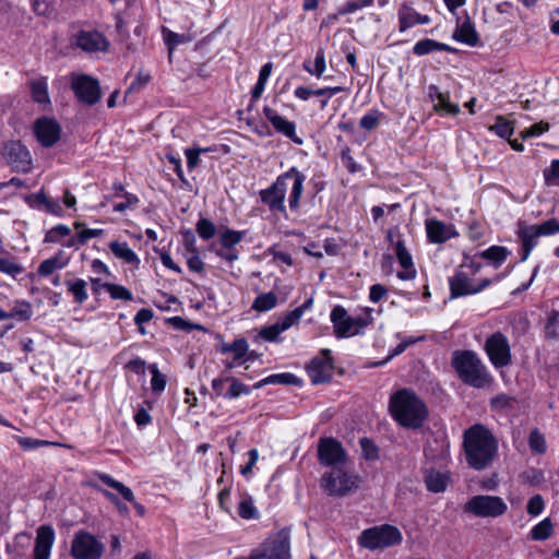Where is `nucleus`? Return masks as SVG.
Masks as SVG:
<instances>
[{
  "mask_svg": "<svg viewBox=\"0 0 559 559\" xmlns=\"http://www.w3.org/2000/svg\"><path fill=\"white\" fill-rule=\"evenodd\" d=\"M465 459L476 471L487 468L498 451V442L492 432L481 424H475L463 433Z\"/></svg>",
  "mask_w": 559,
  "mask_h": 559,
  "instance_id": "obj_1",
  "label": "nucleus"
},
{
  "mask_svg": "<svg viewBox=\"0 0 559 559\" xmlns=\"http://www.w3.org/2000/svg\"><path fill=\"white\" fill-rule=\"evenodd\" d=\"M392 418L402 427L420 428L428 418L426 404L409 389H401L393 393L389 402Z\"/></svg>",
  "mask_w": 559,
  "mask_h": 559,
  "instance_id": "obj_2",
  "label": "nucleus"
},
{
  "mask_svg": "<svg viewBox=\"0 0 559 559\" xmlns=\"http://www.w3.org/2000/svg\"><path fill=\"white\" fill-rule=\"evenodd\" d=\"M451 365L459 379L468 386L485 389L491 385L493 381L486 365L473 350L463 349L453 352Z\"/></svg>",
  "mask_w": 559,
  "mask_h": 559,
  "instance_id": "obj_3",
  "label": "nucleus"
},
{
  "mask_svg": "<svg viewBox=\"0 0 559 559\" xmlns=\"http://www.w3.org/2000/svg\"><path fill=\"white\" fill-rule=\"evenodd\" d=\"M402 534L396 526L382 524L361 532L358 544L366 549L376 550L401 544Z\"/></svg>",
  "mask_w": 559,
  "mask_h": 559,
  "instance_id": "obj_4",
  "label": "nucleus"
},
{
  "mask_svg": "<svg viewBox=\"0 0 559 559\" xmlns=\"http://www.w3.org/2000/svg\"><path fill=\"white\" fill-rule=\"evenodd\" d=\"M0 155L13 171L27 174L33 168L31 152L20 140L3 142L0 147Z\"/></svg>",
  "mask_w": 559,
  "mask_h": 559,
  "instance_id": "obj_5",
  "label": "nucleus"
},
{
  "mask_svg": "<svg viewBox=\"0 0 559 559\" xmlns=\"http://www.w3.org/2000/svg\"><path fill=\"white\" fill-rule=\"evenodd\" d=\"M360 478L357 475L348 473L342 466L332 468L322 477V487L330 496L344 497L356 490Z\"/></svg>",
  "mask_w": 559,
  "mask_h": 559,
  "instance_id": "obj_6",
  "label": "nucleus"
},
{
  "mask_svg": "<svg viewBox=\"0 0 559 559\" xmlns=\"http://www.w3.org/2000/svg\"><path fill=\"white\" fill-rule=\"evenodd\" d=\"M104 544L92 533L80 530L74 533L70 555L73 559H100Z\"/></svg>",
  "mask_w": 559,
  "mask_h": 559,
  "instance_id": "obj_7",
  "label": "nucleus"
},
{
  "mask_svg": "<svg viewBox=\"0 0 559 559\" xmlns=\"http://www.w3.org/2000/svg\"><path fill=\"white\" fill-rule=\"evenodd\" d=\"M484 350L496 369H502L512 364L511 346L508 337L497 331L490 334L484 344Z\"/></svg>",
  "mask_w": 559,
  "mask_h": 559,
  "instance_id": "obj_8",
  "label": "nucleus"
},
{
  "mask_svg": "<svg viewBox=\"0 0 559 559\" xmlns=\"http://www.w3.org/2000/svg\"><path fill=\"white\" fill-rule=\"evenodd\" d=\"M492 283L490 278H483L478 282L473 280L472 274L459 267L454 275L449 278L450 297L459 298L467 295H475L483 292Z\"/></svg>",
  "mask_w": 559,
  "mask_h": 559,
  "instance_id": "obj_9",
  "label": "nucleus"
},
{
  "mask_svg": "<svg viewBox=\"0 0 559 559\" xmlns=\"http://www.w3.org/2000/svg\"><path fill=\"white\" fill-rule=\"evenodd\" d=\"M508 510L507 503L498 496L478 495L465 504V511L480 518H497Z\"/></svg>",
  "mask_w": 559,
  "mask_h": 559,
  "instance_id": "obj_10",
  "label": "nucleus"
},
{
  "mask_svg": "<svg viewBox=\"0 0 559 559\" xmlns=\"http://www.w3.org/2000/svg\"><path fill=\"white\" fill-rule=\"evenodd\" d=\"M71 88L76 98L87 106H93L100 99L99 83L96 79L90 75H73L71 80Z\"/></svg>",
  "mask_w": 559,
  "mask_h": 559,
  "instance_id": "obj_11",
  "label": "nucleus"
},
{
  "mask_svg": "<svg viewBox=\"0 0 559 559\" xmlns=\"http://www.w3.org/2000/svg\"><path fill=\"white\" fill-rule=\"evenodd\" d=\"M72 44L87 53L106 52L110 43L96 29H81L72 36Z\"/></svg>",
  "mask_w": 559,
  "mask_h": 559,
  "instance_id": "obj_12",
  "label": "nucleus"
},
{
  "mask_svg": "<svg viewBox=\"0 0 559 559\" xmlns=\"http://www.w3.org/2000/svg\"><path fill=\"white\" fill-rule=\"evenodd\" d=\"M318 457L322 465L335 468L346 462V452L336 439L321 438L318 444Z\"/></svg>",
  "mask_w": 559,
  "mask_h": 559,
  "instance_id": "obj_13",
  "label": "nucleus"
},
{
  "mask_svg": "<svg viewBox=\"0 0 559 559\" xmlns=\"http://www.w3.org/2000/svg\"><path fill=\"white\" fill-rule=\"evenodd\" d=\"M322 357H316L307 367L308 376L313 384L329 382L333 376V361L329 349L321 352Z\"/></svg>",
  "mask_w": 559,
  "mask_h": 559,
  "instance_id": "obj_14",
  "label": "nucleus"
},
{
  "mask_svg": "<svg viewBox=\"0 0 559 559\" xmlns=\"http://www.w3.org/2000/svg\"><path fill=\"white\" fill-rule=\"evenodd\" d=\"M34 131L38 142L45 147H51L59 141L61 134L59 123L51 118L37 119Z\"/></svg>",
  "mask_w": 559,
  "mask_h": 559,
  "instance_id": "obj_15",
  "label": "nucleus"
},
{
  "mask_svg": "<svg viewBox=\"0 0 559 559\" xmlns=\"http://www.w3.org/2000/svg\"><path fill=\"white\" fill-rule=\"evenodd\" d=\"M305 180L306 176L295 167L290 168L282 176V186L284 185L290 188L288 204L292 210H297L299 206Z\"/></svg>",
  "mask_w": 559,
  "mask_h": 559,
  "instance_id": "obj_16",
  "label": "nucleus"
},
{
  "mask_svg": "<svg viewBox=\"0 0 559 559\" xmlns=\"http://www.w3.org/2000/svg\"><path fill=\"white\" fill-rule=\"evenodd\" d=\"M55 543V530L51 525H40L36 531L34 559H49Z\"/></svg>",
  "mask_w": 559,
  "mask_h": 559,
  "instance_id": "obj_17",
  "label": "nucleus"
},
{
  "mask_svg": "<svg viewBox=\"0 0 559 559\" xmlns=\"http://www.w3.org/2000/svg\"><path fill=\"white\" fill-rule=\"evenodd\" d=\"M331 322L333 323L334 334L337 338L354 336V322L344 307L335 306L332 309Z\"/></svg>",
  "mask_w": 559,
  "mask_h": 559,
  "instance_id": "obj_18",
  "label": "nucleus"
},
{
  "mask_svg": "<svg viewBox=\"0 0 559 559\" xmlns=\"http://www.w3.org/2000/svg\"><path fill=\"white\" fill-rule=\"evenodd\" d=\"M428 95L433 103V109L441 115L455 116L460 112L459 105L450 102L448 92H441L438 86L429 85Z\"/></svg>",
  "mask_w": 559,
  "mask_h": 559,
  "instance_id": "obj_19",
  "label": "nucleus"
},
{
  "mask_svg": "<svg viewBox=\"0 0 559 559\" xmlns=\"http://www.w3.org/2000/svg\"><path fill=\"white\" fill-rule=\"evenodd\" d=\"M516 235L522 245L521 261H525L536 247L540 236L537 234L535 226L527 225L524 222H519Z\"/></svg>",
  "mask_w": 559,
  "mask_h": 559,
  "instance_id": "obj_20",
  "label": "nucleus"
},
{
  "mask_svg": "<svg viewBox=\"0 0 559 559\" xmlns=\"http://www.w3.org/2000/svg\"><path fill=\"white\" fill-rule=\"evenodd\" d=\"M426 233L431 243H443L456 236L451 225L435 218L426 221Z\"/></svg>",
  "mask_w": 559,
  "mask_h": 559,
  "instance_id": "obj_21",
  "label": "nucleus"
},
{
  "mask_svg": "<svg viewBox=\"0 0 559 559\" xmlns=\"http://www.w3.org/2000/svg\"><path fill=\"white\" fill-rule=\"evenodd\" d=\"M399 31L401 33L405 32L406 29L417 25V24H428L430 23V17L428 15H423L416 12L414 8H412L407 3H402L399 12Z\"/></svg>",
  "mask_w": 559,
  "mask_h": 559,
  "instance_id": "obj_22",
  "label": "nucleus"
},
{
  "mask_svg": "<svg viewBox=\"0 0 559 559\" xmlns=\"http://www.w3.org/2000/svg\"><path fill=\"white\" fill-rule=\"evenodd\" d=\"M452 38L471 47H476L480 43L475 25L468 16L462 23H457Z\"/></svg>",
  "mask_w": 559,
  "mask_h": 559,
  "instance_id": "obj_23",
  "label": "nucleus"
},
{
  "mask_svg": "<svg viewBox=\"0 0 559 559\" xmlns=\"http://www.w3.org/2000/svg\"><path fill=\"white\" fill-rule=\"evenodd\" d=\"M395 254L400 265L404 269V271L397 272V277L403 281L413 280L416 276V270L414 269L412 255L401 239L396 241Z\"/></svg>",
  "mask_w": 559,
  "mask_h": 559,
  "instance_id": "obj_24",
  "label": "nucleus"
},
{
  "mask_svg": "<svg viewBox=\"0 0 559 559\" xmlns=\"http://www.w3.org/2000/svg\"><path fill=\"white\" fill-rule=\"evenodd\" d=\"M451 475L449 472L436 471L433 468H427L424 472V481L427 490L439 493L445 491Z\"/></svg>",
  "mask_w": 559,
  "mask_h": 559,
  "instance_id": "obj_25",
  "label": "nucleus"
},
{
  "mask_svg": "<svg viewBox=\"0 0 559 559\" xmlns=\"http://www.w3.org/2000/svg\"><path fill=\"white\" fill-rule=\"evenodd\" d=\"M433 51L456 52L457 50L452 46L439 43L430 38L418 40L413 47V53L418 57L431 53Z\"/></svg>",
  "mask_w": 559,
  "mask_h": 559,
  "instance_id": "obj_26",
  "label": "nucleus"
},
{
  "mask_svg": "<svg viewBox=\"0 0 559 559\" xmlns=\"http://www.w3.org/2000/svg\"><path fill=\"white\" fill-rule=\"evenodd\" d=\"M162 35L168 48L169 58H171L173 51L178 45L188 44L194 39V35H192L191 33L178 34L165 26L162 27Z\"/></svg>",
  "mask_w": 559,
  "mask_h": 559,
  "instance_id": "obj_27",
  "label": "nucleus"
},
{
  "mask_svg": "<svg viewBox=\"0 0 559 559\" xmlns=\"http://www.w3.org/2000/svg\"><path fill=\"white\" fill-rule=\"evenodd\" d=\"M109 249L112 254L128 264L138 265L140 260L127 242L111 241Z\"/></svg>",
  "mask_w": 559,
  "mask_h": 559,
  "instance_id": "obj_28",
  "label": "nucleus"
},
{
  "mask_svg": "<svg viewBox=\"0 0 559 559\" xmlns=\"http://www.w3.org/2000/svg\"><path fill=\"white\" fill-rule=\"evenodd\" d=\"M510 251L506 247L491 246L480 252V258L489 261L496 269H498L509 257Z\"/></svg>",
  "mask_w": 559,
  "mask_h": 559,
  "instance_id": "obj_29",
  "label": "nucleus"
},
{
  "mask_svg": "<svg viewBox=\"0 0 559 559\" xmlns=\"http://www.w3.org/2000/svg\"><path fill=\"white\" fill-rule=\"evenodd\" d=\"M68 292L73 296L74 302L83 305L87 298L86 282L82 278H74L66 281Z\"/></svg>",
  "mask_w": 559,
  "mask_h": 559,
  "instance_id": "obj_30",
  "label": "nucleus"
},
{
  "mask_svg": "<svg viewBox=\"0 0 559 559\" xmlns=\"http://www.w3.org/2000/svg\"><path fill=\"white\" fill-rule=\"evenodd\" d=\"M219 352L223 354L230 353L234 356V361L242 362L248 353V343L245 338H237L230 344H223Z\"/></svg>",
  "mask_w": 559,
  "mask_h": 559,
  "instance_id": "obj_31",
  "label": "nucleus"
},
{
  "mask_svg": "<svg viewBox=\"0 0 559 559\" xmlns=\"http://www.w3.org/2000/svg\"><path fill=\"white\" fill-rule=\"evenodd\" d=\"M313 299L308 298L302 305L288 312L282 318V332L297 324L306 310H309L312 306Z\"/></svg>",
  "mask_w": 559,
  "mask_h": 559,
  "instance_id": "obj_32",
  "label": "nucleus"
},
{
  "mask_svg": "<svg viewBox=\"0 0 559 559\" xmlns=\"http://www.w3.org/2000/svg\"><path fill=\"white\" fill-rule=\"evenodd\" d=\"M98 478L99 480L105 484L106 486L110 487V488H114L115 490H117L121 496L122 498L128 501V502H134V495L132 492V490L127 487L124 484H122L121 481H118L116 479H114L110 475L108 474H99L98 475Z\"/></svg>",
  "mask_w": 559,
  "mask_h": 559,
  "instance_id": "obj_33",
  "label": "nucleus"
},
{
  "mask_svg": "<svg viewBox=\"0 0 559 559\" xmlns=\"http://www.w3.org/2000/svg\"><path fill=\"white\" fill-rule=\"evenodd\" d=\"M280 177L267 188L261 190V201L269 205L271 210H280Z\"/></svg>",
  "mask_w": 559,
  "mask_h": 559,
  "instance_id": "obj_34",
  "label": "nucleus"
},
{
  "mask_svg": "<svg viewBox=\"0 0 559 559\" xmlns=\"http://www.w3.org/2000/svg\"><path fill=\"white\" fill-rule=\"evenodd\" d=\"M9 313L10 319H15L20 322H23L31 319L33 316V308L32 305L26 300H15Z\"/></svg>",
  "mask_w": 559,
  "mask_h": 559,
  "instance_id": "obj_35",
  "label": "nucleus"
},
{
  "mask_svg": "<svg viewBox=\"0 0 559 559\" xmlns=\"http://www.w3.org/2000/svg\"><path fill=\"white\" fill-rule=\"evenodd\" d=\"M32 98L39 104L50 103L46 79H38L31 82Z\"/></svg>",
  "mask_w": 559,
  "mask_h": 559,
  "instance_id": "obj_36",
  "label": "nucleus"
},
{
  "mask_svg": "<svg viewBox=\"0 0 559 559\" xmlns=\"http://www.w3.org/2000/svg\"><path fill=\"white\" fill-rule=\"evenodd\" d=\"M277 304V296L273 292L260 294L254 299L251 308L258 312L269 311Z\"/></svg>",
  "mask_w": 559,
  "mask_h": 559,
  "instance_id": "obj_37",
  "label": "nucleus"
},
{
  "mask_svg": "<svg viewBox=\"0 0 559 559\" xmlns=\"http://www.w3.org/2000/svg\"><path fill=\"white\" fill-rule=\"evenodd\" d=\"M498 136L509 139L514 132L513 121L508 120L503 116H497L495 123L489 128Z\"/></svg>",
  "mask_w": 559,
  "mask_h": 559,
  "instance_id": "obj_38",
  "label": "nucleus"
},
{
  "mask_svg": "<svg viewBox=\"0 0 559 559\" xmlns=\"http://www.w3.org/2000/svg\"><path fill=\"white\" fill-rule=\"evenodd\" d=\"M544 333L547 340H559V312L557 310H551L548 313Z\"/></svg>",
  "mask_w": 559,
  "mask_h": 559,
  "instance_id": "obj_39",
  "label": "nucleus"
},
{
  "mask_svg": "<svg viewBox=\"0 0 559 559\" xmlns=\"http://www.w3.org/2000/svg\"><path fill=\"white\" fill-rule=\"evenodd\" d=\"M552 534V523L549 518L544 519L539 523H537L533 528L531 530V538L533 540H546L548 539Z\"/></svg>",
  "mask_w": 559,
  "mask_h": 559,
  "instance_id": "obj_40",
  "label": "nucleus"
},
{
  "mask_svg": "<svg viewBox=\"0 0 559 559\" xmlns=\"http://www.w3.org/2000/svg\"><path fill=\"white\" fill-rule=\"evenodd\" d=\"M0 272L16 278L24 272V267L14 257L0 258Z\"/></svg>",
  "mask_w": 559,
  "mask_h": 559,
  "instance_id": "obj_41",
  "label": "nucleus"
},
{
  "mask_svg": "<svg viewBox=\"0 0 559 559\" xmlns=\"http://www.w3.org/2000/svg\"><path fill=\"white\" fill-rule=\"evenodd\" d=\"M195 229H197L198 235L203 240H210L211 238H213L215 236V234L217 231L215 224L205 217H201L198 221V223L195 225Z\"/></svg>",
  "mask_w": 559,
  "mask_h": 559,
  "instance_id": "obj_42",
  "label": "nucleus"
},
{
  "mask_svg": "<svg viewBox=\"0 0 559 559\" xmlns=\"http://www.w3.org/2000/svg\"><path fill=\"white\" fill-rule=\"evenodd\" d=\"M280 336V321L275 322L272 325L263 326L257 337L254 338L255 343L262 342H276Z\"/></svg>",
  "mask_w": 559,
  "mask_h": 559,
  "instance_id": "obj_43",
  "label": "nucleus"
},
{
  "mask_svg": "<svg viewBox=\"0 0 559 559\" xmlns=\"http://www.w3.org/2000/svg\"><path fill=\"white\" fill-rule=\"evenodd\" d=\"M104 289H106L109 293L112 299L126 301H131L133 299L132 293L122 285L110 283L104 285Z\"/></svg>",
  "mask_w": 559,
  "mask_h": 559,
  "instance_id": "obj_44",
  "label": "nucleus"
},
{
  "mask_svg": "<svg viewBox=\"0 0 559 559\" xmlns=\"http://www.w3.org/2000/svg\"><path fill=\"white\" fill-rule=\"evenodd\" d=\"M243 233L227 229L219 236V242L222 248L231 249L242 240Z\"/></svg>",
  "mask_w": 559,
  "mask_h": 559,
  "instance_id": "obj_45",
  "label": "nucleus"
},
{
  "mask_svg": "<svg viewBox=\"0 0 559 559\" xmlns=\"http://www.w3.org/2000/svg\"><path fill=\"white\" fill-rule=\"evenodd\" d=\"M63 266H64V264L60 262L58 257H52V258L44 260L39 264L37 272L41 276H49L56 270L62 269Z\"/></svg>",
  "mask_w": 559,
  "mask_h": 559,
  "instance_id": "obj_46",
  "label": "nucleus"
},
{
  "mask_svg": "<svg viewBox=\"0 0 559 559\" xmlns=\"http://www.w3.org/2000/svg\"><path fill=\"white\" fill-rule=\"evenodd\" d=\"M16 441L24 451L35 450L41 447L53 445V442L27 437H17Z\"/></svg>",
  "mask_w": 559,
  "mask_h": 559,
  "instance_id": "obj_47",
  "label": "nucleus"
},
{
  "mask_svg": "<svg viewBox=\"0 0 559 559\" xmlns=\"http://www.w3.org/2000/svg\"><path fill=\"white\" fill-rule=\"evenodd\" d=\"M238 514L240 518L245 520H251L257 518L258 511L254 508L251 498H245L239 502Z\"/></svg>",
  "mask_w": 559,
  "mask_h": 559,
  "instance_id": "obj_48",
  "label": "nucleus"
},
{
  "mask_svg": "<svg viewBox=\"0 0 559 559\" xmlns=\"http://www.w3.org/2000/svg\"><path fill=\"white\" fill-rule=\"evenodd\" d=\"M530 449L535 453H544L546 451V441L544 436L538 431V429H534L530 433L528 438Z\"/></svg>",
  "mask_w": 559,
  "mask_h": 559,
  "instance_id": "obj_49",
  "label": "nucleus"
},
{
  "mask_svg": "<svg viewBox=\"0 0 559 559\" xmlns=\"http://www.w3.org/2000/svg\"><path fill=\"white\" fill-rule=\"evenodd\" d=\"M359 443H360V448H361V452H362V456L368 460V461H372V460H377L378 456H379V449L378 447L374 444V442L368 438H361L359 440Z\"/></svg>",
  "mask_w": 559,
  "mask_h": 559,
  "instance_id": "obj_50",
  "label": "nucleus"
},
{
  "mask_svg": "<svg viewBox=\"0 0 559 559\" xmlns=\"http://www.w3.org/2000/svg\"><path fill=\"white\" fill-rule=\"evenodd\" d=\"M544 179L547 186H559V159H554L550 166L544 169Z\"/></svg>",
  "mask_w": 559,
  "mask_h": 559,
  "instance_id": "obj_51",
  "label": "nucleus"
},
{
  "mask_svg": "<svg viewBox=\"0 0 559 559\" xmlns=\"http://www.w3.org/2000/svg\"><path fill=\"white\" fill-rule=\"evenodd\" d=\"M537 234L542 236H550L559 233V222L556 218H550L542 224L534 225Z\"/></svg>",
  "mask_w": 559,
  "mask_h": 559,
  "instance_id": "obj_52",
  "label": "nucleus"
},
{
  "mask_svg": "<svg viewBox=\"0 0 559 559\" xmlns=\"http://www.w3.org/2000/svg\"><path fill=\"white\" fill-rule=\"evenodd\" d=\"M282 134L290 139L295 144L301 145L304 140L296 133V124L282 118Z\"/></svg>",
  "mask_w": 559,
  "mask_h": 559,
  "instance_id": "obj_53",
  "label": "nucleus"
},
{
  "mask_svg": "<svg viewBox=\"0 0 559 559\" xmlns=\"http://www.w3.org/2000/svg\"><path fill=\"white\" fill-rule=\"evenodd\" d=\"M152 379L151 386L155 393H160L166 386V377L157 369L156 366L151 368Z\"/></svg>",
  "mask_w": 559,
  "mask_h": 559,
  "instance_id": "obj_54",
  "label": "nucleus"
},
{
  "mask_svg": "<svg viewBox=\"0 0 559 559\" xmlns=\"http://www.w3.org/2000/svg\"><path fill=\"white\" fill-rule=\"evenodd\" d=\"M71 230L66 225H57L52 227L45 236L46 242H58L60 238L70 235Z\"/></svg>",
  "mask_w": 559,
  "mask_h": 559,
  "instance_id": "obj_55",
  "label": "nucleus"
},
{
  "mask_svg": "<svg viewBox=\"0 0 559 559\" xmlns=\"http://www.w3.org/2000/svg\"><path fill=\"white\" fill-rule=\"evenodd\" d=\"M305 69L309 73L316 75L317 78H320L324 73V71H325V57H324L323 49H319L317 51V55H316V58H314V62H313V69H310L307 66H305Z\"/></svg>",
  "mask_w": 559,
  "mask_h": 559,
  "instance_id": "obj_56",
  "label": "nucleus"
},
{
  "mask_svg": "<svg viewBox=\"0 0 559 559\" xmlns=\"http://www.w3.org/2000/svg\"><path fill=\"white\" fill-rule=\"evenodd\" d=\"M544 508V498L540 495H535L528 500L526 511L531 516H537L543 512Z\"/></svg>",
  "mask_w": 559,
  "mask_h": 559,
  "instance_id": "obj_57",
  "label": "nucleus"
},
{
  "mask_svg": "<svg viewBox=\"0 0 559 559\" xmlns=\"http://www.w3.org/2000/svg\"><path fill=\"white\" fill-rule=\"evenodd\" d=\"M230 380V386H228L225 396L228 399H235L240 396L243 393H248L247 386L238 381L237 379L229 378Z\"/></svg>",
  "mask_w": 559,
  "mask_h": 559,
  "instance_id": "obj_58",
  "label": "nucleus"
},
{
  "mask_svg": "<svg viewBox=\"0 0 559 559\" xmlns=\"http://www.w3.org/2000/svg\"><path fill=\"white\" fill-rule=\"evenodd\" d=\"M548 130H549V123L540 121V122L535 123V124L531 126L530 128L523 130L521 132V136L523 139L531 138V136H538Z\"/></svg>",
  "mask_w": 559,
  "mask_h": 559,
  "instance_id": "obj_59",
  "label": "nucleus"
},
{
  "mask_svg": "<svg viewBox=\"0 0 559 559\" xmlns=\"http://www.w3.org/2000/svg\"><path fill=\"white\" fill-rule=\"evenodd\" d=\"M151 81V75L147 72L139 71L133 82L130 84L128 92H139Z\"/></svg>",
  "mask_w": 559,
  "mask_h": 559,
  "instance_id": "obj_60",
  "label": "nucleus"
},
{
  "mask_svg": "<svg viewBox=\"0 0 559 559\" xmlns=\"http://www.w3.org/2000/svg\"><path fill=\"white\" fill-rule=\"evenodd\" d=\"M209 148H187L185 151L187 157V166L189 169H193L199 165L200 154L202 152H209Z\"/></svg>",
  "mask_w": 559,
  "mask_h": 559,
  "instance_id": "obj_61",
  "label": "nucleus"
},
{
  "mask_svg": "<svg viewBox=\"0 0 559 559\" xmlns=\"http://www.w3.org/2000/svg\"><path fill=\"white\" fill-rule=\"evenodd\" d=\"M352 321L354 322L353 323L354 335H357V334L361 333L365 328H367L369 324H371L372 317L368 312L365 316H359L356 318L352 317Z\"/></svg>",
  "mask_w": 559,
  "mask_h": 559,
  "instance_id": "obj_62",
  "label": "nucleus"
},
{
  "mask_svg": "<svg viewBox=\"0 0 559 559\" xmlns=\"http://www.w3.org/2000/svg\"><path fill=\"white\" fill-rule=\"evenodd\" d=\"M47 198L48 197L41 190L37 193H33L26 197V202L31 207L40 210L44 209Z\"/></svg>",
  "mask_w": 559,
  "mask_h": 559,
  "instance_id": "obj_63",
  "label": "nucleus"
},
{
  "mask_svg": "<svg viewBox=\"0 0 559 559\" xmlns=\"http://www.w3.org/2000/svg\"><path fill=\"white\" fill-rule=\"evenodd\" d=\"M123 197L126 199L124 202L117 203L114 206L115 212H124L127 209L132 207L139 203V198L135 194L124 192Z\"/></svg>",
  "mask_w": 559,
  "mask_h": 559,
  "instance_id": "obj_64",
  "label": "nucleus"
}]
</instances>
